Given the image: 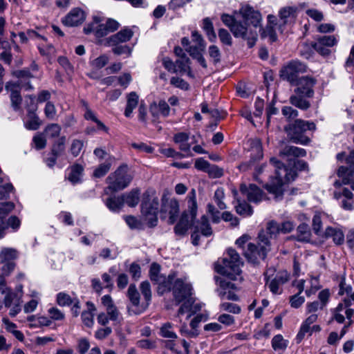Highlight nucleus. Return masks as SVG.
Segmentation results:
<instances>
[{
	"mask_svg": "<svg viewBox=\"0 0 354 354\" xmlns=\"http://www.w3.org/2000/svg\"><path fill=\"white\" fill-rule=\"evenodd\" d=\"M21 295L12 290H8L4 297V304L6 308H10L15 304L22 303L21 299Z\"/></svg>",
	"mask_w": 354,
	"mask_h": 354,
	"instance_id": "39",
	"label": "nucleus"
},
{
	"mask_svg": "<svg viewBox=\"0 0 354 354\" xmlns=\"http://www.w3.org/2000/svg\"><path fill=\"white\" fill-rule=\"evenodd\" d=\"M62 127L57 123H50L46 125L43 133L50 139L58 138L60 135Z\"/></svg>",
	"mask_w": 354,
	"mask_h": 354,
	"instance_id": "36",
	"label": "nucleus"
},
{
	"mask_svg": "<svg viewBox=\"0 0 354 354\" xmlns=\"http://www.w3.org/2000/svg\"><path fill=\"white\" fill-rule=\"evenodd\" d=\"M221 310L226 311L232 314H239L241 313V307L236 304L230 302H223L219 305Z\"/></svg>",
	"mask_w": 354,
	"mask_h": 354,
	"instance_id": "52",
	"label": "nucleus"
},
{
	"mask_svg": "<svg viewBox=\"0 0 354 354\" xmlns=\"http://www.w3.org/2000/svg\"><path fill=\"white\" fill-rule=\"evenodd\" d=\"M140 289L142 295L144 297L146 304L148 306L151 299L150 283L147 281H142L140 285Z\"/></svg>",
	"mask_w": 354,
	"mask_h": 354,
	"instance_id": "53",
	"label": "nucleus"
},
{
	"mask_svg": "<svg viewBox=\"0 0 354 354\" xmlns=\"http://www.w3.org/2000/svg\"><path fill=\"white\" fill-rule=\"evenodd\" d=\"M305 302V298L299 294H295L289 298L290 306L293 308H299Z\"/></svg>",
	"mask_w": 354,
	"mask_h": 354,
	"instance_id": "62",
	"label": "nucleus"
},
{
	"mask_svg": "<svg viewBox=\"0 0 354 354\" xmlns=\"http://www.w3.org/2000/svg\"><path fill=\"white\" fill-rule=\"evenodd\" d=\"M298 13V8L295 6H286L280 9L279 17L283 25L293 23Z\"/></svg>",
	"mask_w": 354,
	"mask_h": 354,
	"instance_id": "26",
	"label": "nucleus"
},
{
	"mask_svg": "<svg viewBox=\"0 0 354 354\" xmlns=\"http://www.w3.org/2000/svg\"><path fill=\"white\" fill-rule=\"evenodd\" d=\"M111 29V18L105 17L102 12L93 16V21L84 28L86 35L93 33L97 38L106 36Z\"/></svg>",
	"mask_w": 354,
	"mask_h": 354,
	"instance_id": "10",
	"label": "nucleus"
},
{
	"mask_svg": "<svg viewBox=\"0 0 354 354\" xmlns=\"http://www.w3.org/2000/svg\"><path fill=\"white\" fill-rule=\"evenodd\" d=\"M239 14L243 19L257 28L261 25L262 17L259 11L254 10L249 5L241 6L239 9Z\"/></svg>",
	"mask_w": 354,
	"mask_h": 354,
	"instance_id": "20",
	"label": "nucleus"
},
{
	"mask_svg": "<svg viewBox=\"0 0 354 354\" xmlns=\"http://www.w3.org/2000/svg\"><path fill=\"white\" fill-rule=\"evenodd\" d=\"M196 230L200 232L203 236H209L212 234V230L206 216H203L201 218L200 222L196 226Z\"/></svg>",
	"mask_w": 354,
	"mask_h": 354,
	"instance_id": "37",
	"label": "nucleus"
},
{
	"mask_svg": "<svg viewBox=\"0 0 354 354\" xmlns=\"http://www.w3.org/2000/svg\"><path fill=\"white\" fill-rule=\"evenodd\" d=\"M86 305L88 307V310L84 311L82 313V319L85 326L91 327L93 324V315L91 311L95 310V306L90 301H88Z\"/></svg>",
	"mask_w": 354,
	"mask_h": 354,
	"instance_id": "41",
	"label": "nucleus"
},
{
	"mask_svg": "<svg viewBox=\"0 0 354 354\" xmlns=\"http://www.w3.org/2000/svg\"><path fill=\"white\" fill-rule=\"evenodd\" d=\"M270 250V247L266 243L261 244L259 239H258V245L252 243H248L243 254L249 261L257 263L259 260H263Z\"/></svg>",
	"mask_w": 354,
	"mask_h": 354,
	"instance_id": "15",
	"label": "nucleus"
},
{
	"mask_svg": "<svg viewBox=\"0 0 354 354\" xmlns=\"http://www.w3.org/2000/svg\"><path fill=\"white\" fill-rule=\"evenodd\" d=\"M109 62V57L107 55H101L96 58L92 62V67L95 69H100L105 66Z\"/></svg>",
	"mask_w": 354,
	"mask_h": 354,
	"instance_id": "64",
	"label": "nucleus"
},
{
	"mask_svg": "<svg viewBox=\"0 0 354 354\" xmlns=\"http://www.w3.org/2000/svg\"><path fill=\"white\" fill-rule=\"evenodd\" d=\"M139 102L138 95L133 91L127 95V105L124 109V115L127 118H131L133 111L137 107Z\"/></svg>",
	"mask_w": 354,
	"mask_h": 354,
	"instance_id": "31",
	"label": "nucleus"
},
{
	"mask_svg": "<svg viewBox=\"0 0 354 354\" xmlns=\"http://www.w3.org/2000/svg\"><path fill=\"white\" fill-rule=\"evenodd\" d=\"M162 213L168 214V223L173 224L176 221L179 213V203L176 199L166 200L162 202L161 208Z\"/></svg>",
	"mask_w": 354,
	"mask_h": 354,
	"instance_id": "25",
	"label": "nucleus"
},
{
	"mask_svg": "<svg viewBox=\"0 0 354 354\" xmlns=\"http://www.w3.org/2000/svg\"><path fill=\"white\" fill-rule=\"evenodd\" d=\"M85 18L84 12L80 8H75L62 19V23L69 27L77 26L84 22Z\"/></svg>",
	"mask_w": 354,
	"mask_h": 354,
	"instance_id": "24",
	"label": "nucleus"
},
{
	"mask_svg": "<svg viewBox=\"0 0 354 354\" xmlns=\"http://www.w3.org/2000/svg\"><path fill=\"white\" fill-rule=\"evenodd\" d=\"M187 210L181 216L179 222L174 227L176 234L183 235L193 224L197 213L196 192L192 189L187 195Z\"/></svg>",
	"mask_w": 354,
	"mask_h": 354,
	"instance_id": "7",
	"label": "nucleus"
},
{
	"mask_svg": "<svg viewBox=\"0 0 354 354\" xmlns=\"http://www.w3.org/2000/svg\"><path fill=\"white\" fill-rule=\"evenodd\" d=\"M189 136L185 132H179L174 134L173 140L178 145L180 151L187 153V156H192L190 153L191 145L189 143Z\"/></svg>",
	"mask_w": 354,
	"mask_h": 354,
	"instance_id": "27",
	"label": "nucleus"
},
{
	"mask_svg": "<svg viewBox=\"0 0 354 354\" xmlns=\"http://www.w3.org/2000/svg\"><path fill=\"white\" fill-rule=\"evenodd\" d=\"M236 212L244 217L250 216L253 214L252 207L245 201H238V204L235 205Z\"/></svg>",
	"mask_w": 354,
	"mask_h": 354,
	"instance_id": "40",
	"label": "nucleus"
},
{
	"mask_svg": "<svg viewBox=\"0 0 354 354\" xmlns=\"http://www.w3.org/2000/svg\"><path fill=\"white\" fill-rule=\"evenodd\" d=\"M270 163L274 169L275 176L270 183L266 185V189L268 192L274 194L277 200L282 198L283 185L295 179L297 170H306L308 167L307 162L302 160H293L292 162H290L289 166H286L277 158H272Z\"/></svg>",
	"mask_w": 354,
	"mask_h": 354,
	"instance_id": "2",
	"label": "nucleus"
},
{
	"mask_svg": "<svg viewBox=\"0 0 354 354\" xmlns=\"http://www.w3.org/2000/svg\"><path fill=\"white\" fill-rule=\"evenodd\" d=\"M203 28L205 30L208 39L211 42H214L216 39V35L214 32L212 22L209 18L207 17L203 20Z\"/></svg>",
	"mask_w": 354,
	"mask_h": 354,
	"instance_id": "38",
	"label": "nucleus"
},
{
	"mask_svg": "<svg viewBox=\"0 0 354 354\" xmlns=\"http://www.w3.org/2000/svg\"><path fill=\"white\" fill-rule=\"evenodd\" d=\"M317 84L315 77L306 75L299 77L294 84L297 86L295 93L290 97V103L301 110L306 111L310 107V102L308 100L314 96V86Z\"/></svg>",
	"mask_w": 354,
	"mask_h": 354,
	"instance_id": "4",
	"label": "nucleus"
},
{
	"mask_svg": "<svg viewBox=\"0 0 354 354\" xmlns=\"http://www.w3.org/2000/svg\"><path fill=\"white\" fill-rule=\"evenodd\" d=\"M281 113L287 120H290L296 118L298 115V111L293 109L292 106H285L281 109Z\"/></svg>",
	"mask_w": 354,
	"mask_h": 354,
	"instance_id": "63",
	"label": "nucleus"
},
{
	"mask_svg": "<svg viewBox=\"0 0 354 354\" xmlns=\"http://www.w3.org/2000/svg\"><path fill=\"white\" fill-rule=\"evenodd\" d=\"M241 265H243V262L239 253L232 248L227 250V256L221 262L218 261L215 263V270L226 277H215L218 286L216 292L221 299L239 300V297L234 292L237 286L235 283L230 280L236 281L241 278Z\"/></svg>",
	"mask_w": 354,
	"mask_h": 354,
	"instance_id": "1",
	"label": "nucleus"
},
{
	"mask_svg": "<svg viewBox=\"0 0 354 354\" xmlns=\"http://www.w3.org/2000/svg\"><path fill=\"white\" fill-rule=\"evenodd\" d=\"M160 334L162 337L168 339H176L177 335L172 330V324L169 322L164 324L161 328Z\"/></svg>",
	"mask_w": 354,
	"mask_h": 354,
	"instance_id": "49",
	"label": "nucleus"
},
{
	"mask_svg": "<svg viewBox=\"0 0 354 354\" xmlns=\"http://www.w3.org/2000/svg\"><path fill=\"white\" fill-rule=\"evenodd\" d=\"M44 111L46 118L48 120H54L57 115V109L55 106L50 101H48L46 102Z\"/></svg>",
	"mask_w": 354,
	"mask_h": 354,
	"instance_id": "55",
	"label": "nucleus"
},
{
	"mask_svg": "<svg viewBox=\"0 0 354 354\" xmlns=\"http://www.w3.org/2000/svg\"><path fill=\"white\" fill-rule=\"evenodd\" d=\"M131 81V76L129 73H124L122 75L112 77V83L115 85H120L126 88Z\"/></svg>",
	"mask_w": 354,
	"mask_h": 354,
	"instance_id": "46",
	"label": "nucleus"
},
{
	"mask_svg": "<svg viewBox=\"0 0 354 354\" xmlns=\"http://www.w3.org/2000/svg\"><path fill=\"white\" fill-rule=\"evenodd\" d=\"M316 126L314 122L297 119L294 122L284 127V131L288 139L295 143L306 145L310 138L306 135L307 131H314Z\"/></svg>",
	"mask_w": 354,
	"mask_h": 354,
	"instance_id": "5",
	"label": "nucleus"
},
{
	"mask_svg": "<svg viewBox=\"0 0 354 354\" xmlns=\"http://www.w3.org/2000/svg\"><path fill=\"white\" fill-rule=\"evenodd\" d=\"M131 50V48L127 44L120 45V44H112V52H113L115 55H126L127 56H129L130 55Z\"/></svg>",
	"mask_w": 354,
	"mask_h": 354,
	"instance_id": "54",
	"label": "nucleus"
},
{
	"mask_svg": "<svg viewBox=\"0 0 354 354\" xmlns=\"http://www.w3.org/2000/svg\"><path fill=\"white\" fill-rule=\"evenodd\" d=\"M261 35L263 37H268L271 42L277 41V36L275 32V26L267 25Z\"/></svg>",
	"mask_w": 354,
	"mask_h": 354,
	"instance_id": "61",
	"label": "nucleus"
},
{
	"mask_svg": "<svg viewBox=\"0 0 354 354\" xmlns=\"http://www.w3.org/2000/svg\"><path fill=\"white\" fill-rule=\"evenodd\" d=\"M194 302H195V299H190V301H188V300H184L183 302H181L182 304L178 310L177 316L178 317H180V316L183 315L185 313H188L187 319L189 318L192 315V313H190V311H191L192 306L193 305V304Z\"/></svg>",
	"mask_w": 354,
	"mask_h": 354,
	"instance_id": "47",
	"label": "nucleus"
},
{
	"mask_svg": "<svg viewBox=\"0 0 354 354\" xmlns=\"http://www.w3.org/2000/svg\"><path fill=\"white\" fill-rule=\"evenodd\" d=\"M279 233V224L274 221H271L268 223L266 230H262L259 232L258 239H259L261 244L266 243L270 247V239L275 238Z\"/></svg>",
	"mask_w": 354,
	"mask_h": 354,
	"instance_id": "22",
	"label": "nucleus"
},
{
	"mask_svg": "<svg viewBox=\"0 0 354 354\" xmlns=\"http://www.w3.org/2000/svg\"><path fill=\"white\" fill-rule=\"evenodd\" d=\"M238 13L235 15L223 14L221 17L223 23L227 26L235 37H241L245 39H254V35L252 30L250 29L246 24H242L238 20Z\"/></svg>",
	"mask_w": 354,
	"mask_h": 354,
	"instance_id": "9",
	"label": "nucleus"
},
{
	"mask_svg": "<svg viewBox=\"0 0 354 354\" xmlns=\"http://www.w3.org/2000/svg\"><path fill=\"white\" fill-rule=\"evenodd\" d=\"M288 346V341L281 335H277L272 339V347L274 351L285 350Z\"/></svg>",
	"mask_w": 354,
	"mask_h": 354,
	"instance_id": "45",
	"label": "nucleus"
},
{
	"mask_svg": "<svg viewBox=\"0 0 354 354\" xmlns=\"http://www.w3.org/2000/svg\"><path fill=\"white\" fill-rule=\"evenodd\" d=\"M324 308L323 304H319V301L308 302L306 305V310L307 314H317L319 310Z\"/></svg>",
	"mask_w": 354,
	"mask_h": 354,
	"instance_id": "58",
	"label": "nucleus"
},
{
	"mask_svg": "<svg viewBox=\"0 0 354 354\" xmlns=\"http://www.w3.org/2000/svg\"><path fill=\"white\" fill-rule=\"evenodd\" d=\"M158 208V198L153 192H145L141 203V213L144 222L150 227L157 225Z\"/></svg>",
	"mask_w": 354,
	"mask_h": 354,
	"instance_id": "6",
	"label": "nucleus"
},
{
	"mask_svg": "<svg viewBox=\"0 0 354 354\" xmlns=\"http://www.w3.org/2000/svg\"><path fill=\"white\" fill-rule=\"evenodd\" d=\"M66 136L59 137L52 145L50 151L44 158V162L50 168H53L57 162V159L65 150Z\"/></svg>",
	"mask_w": 354,
	"mask_h": 354,
	"instance_id": "19",
	"label": "nucleus"
},
{
	"mask_svg": "<svg viewBox=\"0 0 354 354\" xmlns=\"http://www.w3.org/2000/svg\"><path fill=\"white\" fill-rule=\"evenodd\" d=\"M160 272V265L156 263H153L149 270V277L152 281L158 285V292L162 294L165 292L170 291L171 284L174 279V274H170L166 277L161 274Z\"/></svg>",
	"mask_w": 354,
	"mask_h": 354,
	"instance_id": "12",
	"label": "nucleus"
},
{
	"mask_svg": "<svg viewBox=\"0 0 354 354\" xmlns=\"http://www.w3.org/2000/svg\"><path fill=\"white\" fill-rule=\"evenodd\" d=\"M127 297L133 306H138L139 305V304H140V293L138 291L136 285L131 284L129 286L128 291H127Z\"/></svg>",
	"mask_w": 354,
	"mask_h": 354,
	"instance_id": "44",
	"label": "nucleus"
},
{
	"mask_svg": "<svg viewBox=\"0 0 354 354\" xmlns=\"http://www.w3.org/2000/svg\"><path fill=\"white\" fill-rule=\"evenodd\" d=\"M27 97L30 100V102L26 106L27 113L24 120V125L28 130L36 131L42 125L43 122L36 113L37 105L35 104V95H29Z\"/></svg>",
	"mask_w": 354,
	"mask_h": 354,
	"instance_id": "14",
	"label": "nucleus"
},
{
	"mask_svg": "<svg viewBox=\"0 0 354 354\" xmlns=\"http://www.w3.org/2000/svg\"><path fill=\"white\" fill-rule=\"evenodd\" d=\"M84 168L81 165L75 164L71 167V172L68 176V180L73 185L81 182Z\"/></svg>",
	"mask_w": 354,
	"mask_h": 354,
	"instance_id": "34",
	"label": "nucleus"
},
{
	"mask_svg": "<svg viewBox=\"0 0 354 354\" xmlns=\"http://www.w3.org/2000/svg\"><path fill=\"white\" fill-rule=\"evenodd\" d=\"M306 71V66L297 60H292L281 68L280 77L291 84H294L299 79V75Z\"/></svg>",
	"mask_w": 354,
	"mask_h": 354,
	"instance_id": "13",
	"label": "nucleus"
},
{
	"mask_svg": "<svg viewBox=\"0 0 354 354\" xmlns=\"http://www.w3.org/2000/svg\"><path fill=\"white\" fill-rule=\"evenodd\" d=\"M190 60L187 56H183V57L176 61V68L180 72H186L189 69Z\"/></svg>",
	"mask_w": 354,
	"mask_h": 354,
	"instance_id": "60",
	"label": "nucleus"
},
{
	"mask_svg": "<svg viewBox=\"0 0 354 354\" xmlns=\"http://www.w3.org/2000/svg\"><path fill=\"white\" fill-rule=\"evenodd\" d=\"M170 291H172L174 299L178 304L184 300L189 301L190 299H195L192 285L185 278L176 279L174 277L171 284Z\"/></svg>",
	"mask_w": 354,
	"mask_h": 354,
	"instance_id": "8",
	"label": "nucleus"
},
{
	"mask_svg": "<svg viewBox=\"0 0 354 354\" xmlns=\"http://www.w3.org/2000/svg\"><path fill=\"white\" fill-rule=\"evenodd\" d=\"M133 178V172L126 164L120 165L112 176V191H120L127 187Z\"/></svg>",
	"mask_w": 354,
	"mask_h": 354,
	"instance_id": "11",
	"label": "nucleus"
},
{
	"mask_svg": "<svg viewBox=\"0 0 354 354\" xmlns=\"http://www.w3.org/2000/svg\"><path fill=\"white\" fill-rule=\"evenodd\" d=\"M339 290L337 295L342 297L341 302L337 305L333 314V319L339 324L344 323L345 317L348 319V325L353 323L352 317L354 313V288L346 283L344 275L337 277Z\"/></svg>",
	"mask_w": 354,
	"mask_h": 354,
	"instance_id": "3",
	"label": "nucleus"
},
{
	"mask_svg": "<svg viewBox=\"0 0 354 354\" xmlns=\"http://www.w3.org/2000/svg\"><path fill=\"white\" fill-rule=\"evenodd\" d=\"M224 198L225 193L223 188H218L214 192L213 198L218 207L221 210L225 209L227 207L225 203L223 202Z\"/></svg>",
	"mask_w": 354,
	"mask_h": 354,
	"instance_id": "48",
	"label": "nucleus"
},
{
	"mask_svg": "<svg viewBox=\"0 0 354 354\" xmlns=\"http://www.w3.org/2000/svg\"><path fill=\"white\" fill-rule=\"evenodd\" d=\"M326 238L333 239L336 245H342L344 242V234L342 229L336 227H328L324 232Z\"/></svg>",
	"mask_w": 354,
	"mask_h": 354,
	"instance_id": "28",
	"label": "nucleus"
},
{
	"mask_svg": "<svg viewBox=\"0 0 354 354\" xmlns=\"http://www.w3.org/2000/svg\"><path fill=\"white\" fill-rule=\"evenodd\" d=\"M342 185H350L353 190H354V174L348 173L346 176H342V179L335 180L334 186L335 187H339Z\"/></svg>",
	"mask_w": 354,
	"mask_h": 354,
	"instance_id": "51",
	"label": "nucleus"
},
{
	"mask_svg": "<svg viewBox=\"0 0 354 354\" xmlns=\"http://www.w3.org/2000/svg\"><path fill=\"white\" fill-rule=\"evenodd\" d=\"M318 317V314H310L302 323L300 330L297 335V339L301 341L305 335L310 332V325L315 323Z\"/></svg>",
	"mask_w": 354,
	"mask_h": 354,
	"instance_id": "32",
	"label": "nucleus"
},
{
	"mask_svg": "<svg viewBox=\"0 0 354 354\" xmlns=\"http://www.w3.org/2000/svg\"><path fill=\"white\" fill-rule=\"evenodd\" d=\"M133 35V32L129 28H124L112 36V44H118L129 41Z\"/></svg>",
	"mask_w": 354,
	"mask_h": 354,
	"instance_id": "33",
	"label": "nucleus"
},
{
	"mask_svg": "<svg viewBox=\"0 0 354 354\" xmlns=\"http://www.w3.org/2000/svg\"><path fill=\"white\" fill-rule=\"evenodd\" d=\"M47 145L46 138L43 133H37L32 138V147L37 150H41Z\"/></svg>",
	"mask_w": 354,
	"mask_h": 354,
	"instance_id": "43",
	"label": "nucleus"
},
{
	"mask_svg": "<svg viewBox=\"0 0 354 354\" xmlns=\"http://www.w3.org/2000/svg\"><path fill=\"white\" fill-rule=\"evenodd\" d=\"M12 75L20 80H30V79L35 77L30 72V68L15 71L12 73Z\"/></svg>",
	"mask_w": 354,
	"mask_h": 354,
	"instance_id": "57",
	"label": "nucleus"
},
{
	"mask_svg": "<svg viewBox=\"0 0 354 354\" xmlns=\"http://www.w3.org/2000/svg\"><path fill=\"white\" fill-rule=\"evenodd\" d=\"M154 109H158L162 116L166 117L169 114L170 108L165 101L161 100L158 102V104L151 106V112L153 115H155Z\"/></svg>",
	"mask_w": 354,
	"mask_h": 354,
	"instance_id": "50",
	"label": "nucleus"
},
{
	"mask_svg": "<svg viewBox=\"0 0 354 354\" xmlns=\"http://www.w3.org/2000/svg\"><path fill=\"white\" fill-rule=\"evenodd\" d=\"M263 158V149L261 144L259 140L252 142L251 148V158L253 161L259 160Z\"/></svg>",
	"mask_w": 354,
	"mask_h": 354,
	"instance_id": "42",
	"label": "nucleus"
},
{
	"mask_svg": "<svg viewBox=\"0 0 354 354\" xmlns=\"http://www.w3.org/2000/svg\"><path fill=\"white\" fill-rule=\"evenodd\" d=\"M140 190L138 188L132 189L130 192L122 195L112 197V210L122 207L124 204L130 207H136L139 201Z\"/></svg>",
	"mask_w": 354,
	"mask_h": 354,
	"instance_id": "16",
	"label": "nucleus"
},
{
	"mask_svg": "<svg viewBox=\"0 0 354 354\" xmlns=\"http://www.w3.org/2000/svg\"><path fill=\"white\" fill-rule=\"evenodd\" d=\"M240 192L250 202L257 203L263 199V191L255 185L250 184L248 186L245 184H241Z\"/></svg>",
	"mask_w": 354,
	"mask_h": 354,
	"instance_id": "23",
	"label": "nucleus"
},
{
	"mask_svg": "<svg viewBox=\"0 0 354 354\" xmlns=\"http://www.w3.org/2000/svg\"><path fill=\"white\" fill-rule=\"evenodd\" d=\"M102 304L106 307L107 315L105 313H100L97 317V322L102 326L106 325L109 322V315H111V297L109 295H104L102 298Z\"/></svg>",
	"mask_w": 354,
	"mask_h": 354,
	"instance_id": "35",
	"label": "nucleus"
},
{
	"mask_svg": "<svg viewBox=\"0 0 354 354\" xmlns=\"http://www.w3.org/2000/svg\"><path fill=\"white\" fill-rule=\"evenodd\" d=\"M279 155L281 157H304L306 155V151L304 149L299 148L295 146L286 145L283 147L280 151Z\"/></svg>",
	"mask_w": 354,
	"mask_h": 354,
	"instance_id": "29",
	"label": "nucleus"
},
{
	"mask_svg": "<svg viewBox=\"0 0 354 354\" xmlns=\"http://www.w3.org/2000/svg\"><path fill=\"white\" fill-rule=\"evenodd\" d=\"M311 238V232L308 225L305 223L300 224L295 235L290 239H295L300 242H309Z\"/></svg>",
	"mask_w": 354,
	"mask_h": 354,
	"instance_id": "30",
	"label": "nucleus"
},
{
	"mask_svg": "<svg viewBox=\"0 0 354 354\" xmlns=\"http://www.w3.org/2000/svg\"><path fill=\"white\" fill-rule=\"evenodd\" d=\"M338 39L335 35L319 36L311 43V47L322 56L330 54V48L337 45Z\"/></svg>",
	"mask_w": 354,
	"mask_h": 354,
	"instance_id": "18",
	"label": "nucleus"
},
{
	"mask_svg": "<svg viewBox=\"0 0 354 354\" xmlns=\"http://www.w3.org/2000/svg\"><path fill=\"white\" fill-rule=\"evenodd\" d=\"M19 257V252L12 248H3L0 251V263L3 266L1 268L3 275H9L15 268V261Z\"/></svg>",
	"mask_w": 354,
	"mask_h": 354,
	"instance_id": "17",
	"label": "nucleus"
},
{
	"mask_svg": "<svg viewBox=\"0 0 354 354\" xmlns=\"http://www.w3.org/2000/svg\"><path fill=\"white\" fill-rule=\"evenodd\" d=\"M5 90L10 94V96L17 95L21 93L20 84L12 81L6 82L5 85Z\"/></svg>",
	"mask_w": 354,
	"mask_h": 354,
	"instance_id": "56",
	"label": "nucleus"
},
{
	"mask_svg": "<svg viewBox=\"0 0 354 354\" xmlns=\"http://www.w3.org/2000/svg\"><path fill=\"white\" fill-rule=\"evenodd\" d=\"M218 37L222 44L227 46H231L232 44V39L229 32L224 29L220 28L218 30Z\"/></svg>",
	"mask_w": 354,
	"mask_h": 354,
	"instance_id": "59",
	"label": "nucleus"
},
{
	"mask_svg": "<svg viewBox=\"0 0 354 354\" xmlns=\"http://www.w3.org/2000/svg\"><path fill=\"white\" fill-rule=\"evenodd\" d=\"M289 279L290 274L286 270H280L269 283L268 281L266 282V285L272 294L280 295L282 292L281 286L287 283Z\"/></svg>",
	"mask_w": 354,
	"mask_h": 354,
	"instance_id": "21",
	"label": "nucleus"
}]
</instances>
